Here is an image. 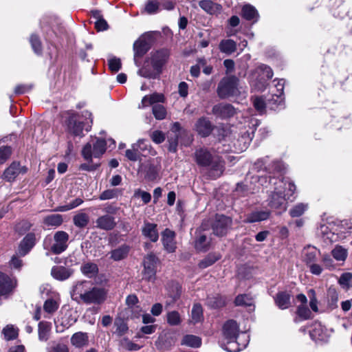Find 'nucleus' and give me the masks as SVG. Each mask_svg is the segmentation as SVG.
Returning a JSON list of instances; mask_svg holds the SVG:
<instances>
[{
    "instance_id": "31",
    "label": "nucleus",
    "mask_w": 352,
    "mask_h": 352,
    "mask_svg": "<svg viewBox=\"0 0 352 352\" xmlns=\"http://www.w3.org/2000/svg\"><path fill=\"white\" fill-rule=\"evenodd\" d=\"M291 296L285 292H278L275 298L276 305L281 309H287L291 305Z\"/></svg>"
},
{
    "instance_id": "55",
    "label": "nucleus",
    "mask_w": 352,
    "mask_h": 352,
    "mask_svg": "<svg viewBox=\"0 0 352 352\" xmlns=\"http://www.w3.org/2000/svg\"><path fill=\"white\" fill-rule=\"evenodd\" d=\"M153 113L157 120H163L166 115V111L164 107L160 104L153 106Z\"/></svg>"
},
{
    "instance_id": "22",
    "label": "nucleus",
    "mask_w": 352,
    "mask_h": 352,
    "mask_svg": "<svg viewBox=\"0 0 352 352\" xmlns=\"http://www.w3.org/2000/svg\"><path fill=\"white\" fill-rule=\"evenodd\" d=\"M175 237V232L168 228L165 229L162 234L163 245L164 249L168 252H174L176 250Z\"/></svg>"
},
{
    "instance_id": "64",
    "label": "nucleus",
    "mask_w": 352,
    "mask_h": 352,
    "mask_svg": "<svg viewBox=\"0 0 352 352\" xmlns=\"http://www.w3.org/2000/svg\"><path fill=\"white\" fill-rule=\"evenodd\" d=\"M253 104L254 108L260 113H263L265 109V102L262 97H256L253 99Z\"/></svg>"
},
{
    "instance_id": "44",
    "label": "nucleus",
    "mask_w": 352,
    "mask_h": 352,
    "mask_svg": "<svg viewBox=\"0 0 352 352\" xmlns=\"http://www.w3.org/2000/svg\"><path fill=\"white\" fill-rule=\"evenodd\" d=\"M308 204L304 203H298L294 205L289 211L292 217H298L302 216L308 209Z\"/></svg>"
},
{
    "instance_id": "52",
    "label": "nucleus",
    "mask_w": 352,
    "mask_h": 352,
    "mask_svg": "<svg viewBox=\"0 0 352 352\" xmlns=\"http://www.w3.org/2000/svg\"><path fill=\"white\" fill-rule=\"evenodd\" d=\"M2 333H3L6 340H14L18 336V329L14 328L12 325H7L3 328Z\"/></svg>"
},
{
    "instance_id": "17",
    "label": "nucleus",
    "mask_w": 352,
    "mask_h": 352,
    "mask_svg": "<svg viewBox=\"0 0 352 352\" xmlns=\"http://www.w3.org/2000/svg\"><path fill=\"white\" fill-rule=\"evenodd\" d=\"M214 126L210 120L206 117L199 118L195 124L194 129L201 137H208L210 135Z\"/></svg>"
},
{
    "instance_id": "7",
    "label": "nucleus",
    "mask_w": 352,
    "mask_h": 352,
    "mask_svg": "<svg viewBox=\"0 0 352 352\" xmlns=\"http://www.w3.org/2000/svg\"><path fill=\"white\" fill-rule=\"evenodd\" d=\"M320 255V251L311 245L305 247L302 253L303 262L309 268L310 272L316 276L320 275L323 271L322 267L317 263Z\"/></svg>"
},
{
    "instance_id": "60",
    "label": "nucleus",
    "mask_w": 352,
    "mask_h": 352,
    "mask_svg": "<svg viewBox=\"0 0 352 352\" xmlns=\"http://www.w3.org/2000/svg\"><path fill=\"white\" fill-rule=\"evenodd\" d=\"M206 65V60L204 58H201L197 60V64L192 65L190 67V72L192 76L198 77L200 74L201 67Z\"/></svg>"
},
{
    "instance_id": "15",
    "label": "nucleus",
    "mask_w": 352,
    "mask_h": 352,
    "mask_svg": "<svg viewBox=\"0 0 352 352\" xmlns=\"http://www.w3.org/2000/svg\"><path fill=\"white\" fill-rule=\"evenodd\" d=\"M212 113L218 118L226 119L234 116L236 109L230 104L220 103L213 107Z\"/></svg>"
},
{
    "instance_id": "37",
    "label": "nucleus",
    "mask_w": 352,
    "mask_h": 352,
    "mask_svg": "<svg viewBox=\"0 0 352 352\" xmlns=\"http://www.w3.org/2000/svg\"><path fill=\"white\" fill-rule=\"evenodd\" d=\"M80 271L87 277L93 278L98 274V268L96 264L88 262L81 265Z\"/></svg>"
},
{
    "instance_id": "5",
    "label": "nucleus",
    "mask_w": 352,
    "mask_h": 352,
    "mask_svg": "<svg viewBox=\"0 0 352 352\" xmlns=\"http://www.w3.org/2000/svg\"><path fill=\"white\" fill-rule=\"evenodd\" d=\"M69 116L65 120L67 131L74 136H82L83 129L89 131L91 127V113L88 111L82 113V118L74 112L68 113Z\"/></svg>"
},
{
    "instance_id": "59",
    "label": "nucleus",
    "mask_w": 352,
    "mask_h": 352,
    "mask_svg": "<svg viewBox=\"0 0 352 352\" xmlns=\"http://www.w3.org/2000/svg\"><path fill=\"white\" fill-rule=\"evenodd\" d=\"M253 138V132L249 133L248 131L243 134L237 140L238 142H243V146L240 148L241 151L245 150L249 146Z\"/></svg>"
},
{
    "instance_id": "57",
    "label": "nucleus",
    "mask_w": 352,
    "mask_h": 352,
    "mask_svg": "<svg viewBox=\"0 0 352 352\" xmlns=\"http://www.w3.org/2000/svg\"><path fill=\"white\" fill-rule=\"evenodd\" d=\"M181 317L176 311H172L167 314V322L171 326L179 325L181 323Z\"/></svg>"
},
{
    "instance_id": "46",
    "label": "nucleus",
    "mask_w": 352,
    "mask_h": 352,
    "mask_svg": "<svg viewBox=\"0 0 352 352\" xmlns=\"http://www.w3.org/2000/svg\"><path fill=\"white\" fill-rule=\"evenodd\" d=\"M207 304L212 308H219L224 306L226 301L221 296L215 294L207 298Z\"/></svg>"
},
{
    "instance_id": "53",
    "label": "nucleus",
    "mask_w": 352,
    "mask_h": 352,
    "mask_svg": "<svg viewBox=\"0 0 352 352\" xmlns=\"http://www.w3.org/2000/svg\"><path fill=\"white\" fill-rule=\"evenodd\" d=\"M58 307L59 304L56 300L52 298H49L45 300L43 309L46 313L52 314L58 309Z\"/></svg>"
},
{
    "instance_id": "39",
    "label": "nucleus",
    "mask_w": 352,
    "mask_h": 352,
    "mask_svg": "<svg viewBox=\"0 0 352 352\" xmlns=\"http://www.w3.org/2000/svg\"><path fill=\"white\" fill-rule=\"evenodd\" d=\"M63 221V217L59 214L47 215L43 219V223L47 226L58 227L62 224Z\"/></svg>"
},
{
    "instance_id": "3",
    "label": "nucleus",
    "mask_w": 352,
    "mask_h": 352,
    "mask_svg": "<svg viewBox=\"0 0 352 352\" xmlns=\"http://www.w3.org/2000/svg\"><path fill=\"white\" fill-rule=\"evenodd\" d=\"M223 340L221 346L229 352H238L245 349L249 342V336L245 333H241L239 339L241 342L237 341L239 335V327L234 320H229L226 322L222 328Z\"/></svg>"
},
{
    "instance_id": "4",
    "label": "nucleus",
    "mask_w": 352,
    "mask_h": 352,
    "mask_svg": "<svg viewBox=\"0 0 352 352\" xmlns=\"http://www.w3.org/2000/svg\"><path fill=\"white\" fill-rule=\"evenodd\" d=\"M195 158L199 166L207 168L210 177L216 179L222 175L224 170L223 161L218 156H212L208 149H197L195 153Z\"/></svg>"
},
{
    "instance_id": "62",
    "label": "nucleus",
    "mask_w": 352,
    "mask_h": 352,
    "mask_svg": "<svg viewBox=\"0 0 352 352\" xmlns=\"http://www.w3.org/2000/svg\"><path fill=\"white\" fill-rule=\"evenodd\" d=\"M12 149L10 146H2L0 147V164H3L10 157Z\"/></svg>"
},
{
    "instance_id": "27",
    "label": "nucleus",
    "mask_w": 352,
    "mask_h": 352,
    "mask_svg": "<svg viewBox=\"0 0 352 352\" xmlns=\"http://www.w3.org/2000/svg\"><path fill=\"white\" fill-rule=\"evenodd\" d=\"M96 227L100 229L111 230L115 228L116 223L113 217L105 214L98 217L96 221Z\"/></svg>"
},
{
    "instance_id": "21",
    "label": "nucleus",
    "mask_w": 352,
    "mask_h": 352,
    "mask_svg": "<svg viewBox=\"0 0 352 352\" xmlns=\"http://www.w3.org/2000/svg\"><path fill=\"white\" fill-rule=\"evenodd\" d=\"M270 210H255L248 214L243 221L247 223H252L265 221L270 218Z\"/></svg>"
},
{
    "instance_id": "8",
    "label": "nucleus",
    "mask_w": 352,
    "mask_h": 352,
    "mask_svg": "<svg viewBox=\"0 0 352 352\" xmlns=\"http://www.w3.org/2000/svg\"><path fill=\"white\" fill-rule=\"evenodd\" d=\"M274 75L272 69L264 64L259 65L252 73V85L258 91H263L266 88L267 80Z\"/></svg>"
},
{
    "instance_id": "13",
    "label": "nucleus",
    "mask_w": 352,
    "mask_h": 352,
    "mask_svg": "<svg viewBox=\"0 0 352 352\" xmlns=\"http://www.w3.org/2000/svg\"><path fill=\"white\" fill-rule=\"evenodd\" d=\"M16 287V280L8 275L0 272V296L8 298L12 295Z\"/></svg>"
},
{
    "instance_id": "16",
    "label": "nucleus",
    "mask_w": 352,
    "mask_h": 352,
    "mask_svg": "<svg viewBox=\"0 0 352 352\" xmlns=\"http://www.w3.org/2000/svg\"><path fill=\"white\" fill-rule=\"evenodd\" d=\"M27 172V168L21 166L17 162H13L3 172V177L8 182H13L19 174Z\"/></svg>"
},
{
    "instance_id": "25",
    "label": "nucleus",
    "mask_w": 352,
    "mask_h": 352,
    "mask_svg": "<svg viewBox=\"0 0 352 352\" xmlns=\"http://www.w3.org/2000/svg\"><path fill=\"white\" fill-rule=\"evenodd\" d=\"M74 273L71 268L63 266H54L52 268L51 274L56 280L63 281L68 279Z\"/></svg>"
},
{
    "instance_id": "6",
    "label": "nucleus",
    "mask_w": 352,
    "mask_h": 352,
    "mask_svg": "<svg viewBox=\"0 0 352 352\" xmlns=\"http://www.w3.org/2000/svg\"><path fill=\"white\" fill-rule=\"evenodd\" d=\"M68 240L69 234L66 232L58 231L53 238L47 236L44 239L43 247L55 254H60L67 248Z\"/></svg>"
},
{
    "instance_id": "26",
    "label": "nucleus",
    "mask_w": 352,
    "mask_h": 352,
    "mask_svg": "<svg viewBox=\"0 0 352 352\" xmlns=\"http://www.w3.org/2000/svg\"><path fill=\"white\" fill-rule=\"evenodd\" d=\"M142 232L144 237L150 239L152 242H156L158 240L159 234L155 223L144 222Z\"/></svg>"
},
{
    "instance_id": "32",
    "label": "nucleus",
    "mask_w": 352,
    "mask_h": 352,
    "mask_svg": "<svg viewBox=\"0 0 352 352\" xmlns=\"http://www.w3.org/2000/svg\"><path fill=\"white\" fill-rule=\"evenodd\" d=\"M241 14L245 19L248 21H253L254 22L257 21L259 17L256 9L250 4L243 6Z\"/></svg>"
},
{
    "instance_id": "23",
    "label": "nucleus",
    "mask_w": 352,
    "mask_h": 352,
    "mask_svg": "<svg viewBox=\"0 0 352 352\" xmlns=\"http://www.w3.org/2000/svg\"><path fill=\"white\" fill-rule=\"evenodd\" d=\"M210 245V239L201 230H197L194 244L196 250L197 252H206L209 249Z\"/></svg>"
},
{
    "instance_id": "36",
    "label": "nucleus",
    "mask_w": 352,
    "mask_h": 352,
    "mask_svg": "<svg viewBox=\"0 0 352 352\" xmlns=\"http://www.w3.org/2000/svg\"><path fill=\"white\" fill-rule=\"evenodd\" d=\"M181 344L192 348H199L201 345V339L197 336L186 335L183 337Z\"/></svg>"
},
{
    "instance_id": "29",
    "label": "nucleus",
    "mask_w": 352,
    "mask_h": 352,
    "mask_svg": "<svg viewBox=\"0 0 352 352\" xmlns=\"http://www.w3.org/2000/svg\"><path fill=\"white\" fill-rule=\"evenodd\" d=\"M161 72V71L155 69L152 65H150L148 63L145 62L143 67L138 70V74L146 78L155 79L160 76Z\"/></svg>"
},
{
    "instance_id": "28",
    "label": "nucleus",
    "mask_w": 352,
    "mask_h": 352,
    "mask_svg": "<svg viewBox=\"0 0 352 352\" xmlns=\"http://www.w3.org/2000/svg\"><path fill=\"white\" fill-rule=\"evenodd\" d=\"M148 50V43L145 40L138 39L133 44L134 61L139 66L138 58H142Z\"/></svg>"
},
{
    "instance_id": "34",
    "label": "nucleus",
    "mask_w": 352,
    "mask_h": 352,
    "mask_svg": "<svg viewBox=\"0 0 352 352\" xmlns=\"http://www.w3.org/2000/svg\"><path fill=\"white\" fill-rule=\"evenodd\" d=\"M129 252V247L126 245H122L118 248L111 251V258L115 261H121L126 257Z\"/></svg>"
},
{
    "instance_id": "33",
    "label": "nucleus",
    "mask_w": 352,
    "mask_h": 352,
    "mask_svg": "<svg viewBox=\"0 0 352 352\" xmlns=\"http://www.w3.org/2000/svg\"><path fill=\"white\" fill-rule=\"evenodd\" d=\"M236 43L232 39H223L219 44V50L228 55L232 54L236 50Z\"/></svg>"
},
{
    "instance_id": "58",
    "label": "nucleus",
    "mask_w": 352,
    "mask_h": 352,
    "mask_svg": "<svg viewBox=\"0 0 352 352\" xmlns=\"http://www.w3.org/2000/svg\"><path fill=\"white\" fill-rule=\"evenodd\" d=\"M328 303L331 308H336L338 301V293L335 289H329L328 291Z\"/></svg>"
},
{
    "instance_id": "10",
    "label": "nucleus",
    "mask_w": 352,
    "mask_h": 352,
    "mask_svg": "<svg viewBox=\"0 0 352 352\" xmlns=\"http://www.w3.org/2000/svg\"><path fill=\"white\" fill-rule=\"evenodd\" d=\"M106 142L104 139H96V142L91 144L87 143L82 150V155L89 162H92V157H99L106 151Z\"/></svg>"
},
{
    "instance_id": "1",
    "label": "nucleus",
    "mask_w": 352,
    "mask_h": 352,
    "mask_svg": "<svg viewBox=\"0 0 352 352\" xmlns=\"http://www.w3.org/2000/svg\"><path fill=\"white\" fill-rule=\"evenodd\" d=\"M270 159L265 157L258 160L254 164L256 168H263L269 174L266 175H255L251 178V183L258 186L250 188L251 192L259 188V186L267 187V183L273 186V189L267 192L266 202L271 209L282 214L287 208V201H293L291 198L295 193L296 185L289 178L280 177L285 169L284 164L280 161L269 163Z\"/></svg>"
},
{
    "instance_id": "42",
    "label": "nucleus",
    "mask_w": 352,
    "mask_h": 352,
    "mask_svg": "<svg viewBox=\"0 0 352 352\" xmlns=\"http://www.w3.org/2000/svg\"><path fill=\"white\" fill-rule=\"evenodd\" d=\"M234 304L236 306L254 307L253 299L247 294L238 295L234 300Z\"/></svg>"
},
{
    "instance_id": "47",
    "label": "nucleus",
    "mask_w": 352,
    "mask_h": 352,
    "mask_svg": "<svg viewBox=\"0 0 352 352\" xmlns=\"http://www.w3.org/2000/svg\"><path fill=\"white\" fill-rule=\"evenodd\" d=\"M93 16L96 19L95 22V28L98 31H104L108 29V24L107 21L102 18L99 11H92Z\"/></svg>"
},
{
    "instance_id": "24",
    "label": "nucleus",
    "mask_w": 352,
    "mask_h": 352,
    "mask_svg": "<svg viewBox=\"0 0 352 352\" xmlns=\"http://www.w3.org/2000/svg\"><path fill=\"white\" fill-rule=\"evenodd\" d=\"M70 342L75 348H85L89 345V342L88 333L82 331L76 332L71 336Z\"/></svg>"
},
{
    "instance_id": "14",
    "label": "nucleus",
    "mask_w": 352,
    "mask_h": 352,
    "mask_svg": "<svg viewBox=\"0 0 352 352\" xmlns=\"http://www.w3.org/2000/svg\"><path fill=\"white\" fill-rule=\"evenodd\" d=\"M170 56L169 51L166 49H162L151 53V64L157 71H161L163 66L166 63Z\"/></svg>"
},
{
    "instance_id": "54",
    "label": "nucleus",
    "mask_w": 352,
    "mask_h": 352,
    "mask_svg": "<svg viewBox=\"0 0 352 352\" xmlns=\"http://www.w3.org/2000/svg\"><path fill=\"white\" fill-rule=\"evenodd\" d=\"M143 142V140H140L137 144L132 145V149H127L126 151V157L131 161H137L138 158V146Z\"/></svg>"
},
{
    "instance_id": "9",
    "label": "nucleus",
    "mask_w": 352,
    "mask_h": 352,
    "mask_svg": "<svg viewBox=\"0 0 352 352\" xmlns=\"http://www.w3.org/2000/svg\"><path fill=\"white\" fill-rule=\"evenodd\" d=\"M239 79L235 76L223 78L217 87V94L221 98H226L239 94Z\"/></svg>"
},
{
    "instance_id": "2",
    "label": "nucleus",
    "mask_w": 352,
    "mask_h": 352,
    "mask_svg": "<svg viewBox=\"0 0 352 352\" xmlns=\"http://www.w3.org/2000/svg\"><path fill=\"white\" fill-rule=\"evenodd\" d=\"M107 296V290L101 287L94 286L91 282L82 280L76 283L72 289L73 300L87 305H101Z\"/></svg>"
},
{
    "instance_id": "30",
    "label": "nucleus",
    "mask_w": 352,
    "mask_h": 352,
    "mask_svg": "<svg viewBox=\"0 0 352 352\" xmlns=\"http://www.w3.org/2000/svg\"><path fill=\"white\" fill-rule=\"evenodd\" d=\"M274 82L275 83L274 87L276 88V91H272V100L274 101L275 103H277L278 105H280L283 102V89L285 86V80H274Z\"/></svg>"
},
{
    "instance_id": "41",
    "label": "nucleus",
    "mask_w": 352,
    "mask_h": 352,
    "mask_svg": "<svg viewBox=\"0 0 352 352\" xmlns=\"http://www.w3.org/2000/svg\"><path fill=\"white\" fill-rule=\"evenodd\" d=\"M164 100V96L159 94H154L151 96H145L142 100V107L161 102Z\"/></svg>"
},
{
    "instance_id": "48",
    "label": "nucleus",
    "mask_w": 352,
    "mask_h": 352,
    "mask_svg": "<svg viewBox=\"0 0 352 352\" xmlns=\"http://www.w3.org/2000/svg\"><path fill=\"white\" fill-rule=\"evenodd\" d=\"M138 302V298L136 295L131 294L129 295L126 298V304L131 309L133 312H137L135 316L138 317L141 309L139 306L137 305Z\"/></svg>"
},
{
    "instance_id": "38",
    "label": "nucleus",
    "mask_w": 352,
    "mask_h": 352,
    "mask_svg": "<svg viewBox=\"0 0 352 352\" xmlns=\"http://www.w3.org/2000/svg\"><path fill=\"white\" fill-rule=\"evenodd\" d=\"M221 258L219 253H210L199 263V267L201 269L207 268L213 265L216 261Z\"/></svg>"
},
{
    "instance_id": "50",
    "label": "nucleus",
    "mask_w": 352,
    "mask_h": 352,
    "mask_svg": "<svg viewBox=\"0 0 352 352\" xmlns=\"http://www.w3.org/2000/svg\"><path fill=\"white\" fill-rule=\"evenodd\" d=\"M74 223L76 227L85 228L89 223V218L87 214L80 212L74 217Z\"/></svg>"
},
{
    "instance_id": "45",
    "label": "nucleus",
    "mask_w": 352,
    "mask_h": 352,
    "mask_svg": "<svg viewBox=\"0 0 352 352\" xmlns=\"http://www.w3.org/2000/svg\"><path fill=\"white\" fill-rule=\"evenodd\" d=\"M333 257L338 261H344L347 257V250L341 245H336L331 251Z\"/></svg>"
},
{
    "instance_id": "49",
    "label": "nucleus",
    "mask_w": 352,
    "mask_h": 352,
    "mask_svg": "<svg viewBox=\"0 0 352 352\" xmlns=\"http://www.w3.org/2000/svg\"><path fill=\"white\" fill-rule=\"evenodd\" d=\"M47 352H69L68 346L62 342H52L47 348Z\"/></svg>"
},
{
    "instance_id": "35",
    "label": "nucleus",
    "mask_w": 352,
    "mask_h": 352,
    "mask_svg": "<svg viewBox=\"0 0 352 352\" xmlns=\"http://www.w3.org/2000/svg\"><path fill=\"white\" fill-rule=\"evenodd\" d=\"M51 323L42 321L40 322L38 327V339L40 341L45 342L49 339L51 330Z\"/></svg>"
},
{
    "instance_id": "19",
    "label": "nucleus",
    "mask_w": 352,
    "mask_h": 352,
    "mask_svg": "<svg viewBox=\"0 0 352 352\" xmlns=\"http://www.w3.org/2000/svg\"><path fill=\"white\" fill-rule=\"evenodd\" d=\"M199 6L208 14L218 15L222 12V6L213 0H200Z\"/></svg>"
},
{
    "instance_id": "20",
    "label": "nucleus",
    "mask_w": 352,
    "mask_h": 352,
    "mask_svg": "<svg viewBox=\"0 0 352 352\" xmlns=\"http://www.w3.org/2000/svg\"><path fill=\"white\" fill-rule=\"evenodd\" d=\"M36 244V236L33 232L28 233L21 241L19 246V254L26 255Z\"/></svg>"
},
{
    "instance_id": "61",
    "label": "nucleus",
    "mask_w": 352,
    "mask_h": 352,
    "mask_svg": "<svg viewBox=\"0 0 352 352\" xmlns=\"http://www.w3.org/2000/svg\"><path fill=\"white\" fill-rule=\"evenodd\" d=\"M30 41L34 52L40 54L42 52L41 43L36 35L32 34L30 36Z\"/></svg>"
},
{
    "instance_id": "18",
    "label": "nucleus",
    "mask_w": 352,
    "mask_h": 352,
    "mask_svg": "<svg viewBox=\"0 0 352 352\" xmlns=\"http://www.w3.org/2000/svg\"><path fill=\"white\" fill-rule=\"evenodd\" d=\"M311 338L317 341H326L328 338L327 329L319 322H314L308 330Z\"/></svg>"
},
{
    "instance_id": "12",
    "label": "nucleus",
    "mask_w": 352,
    "mask_h": 352,
    "mask_svg": "<svg viewBox=\"0 0 352 352\" xmlns=\"http://www.w3.org/2000/svg\"><path fill=\"white\" fill-rule=\"evenodd\" d=\"M232 223L231 218L223 214H216L212 223L214 234L220 236L226 234L232 226Z\"/></svg>"
},
{
    "instance_id": "56",
    "label": "nucleus",
    "mask_w": 352,
    "mask_h": 352,
    "mask_svg": "<svg viewBox=\"0 0 352 352\" xmlns=\"http://www.w3.org/2000/svg\"><path fill=\"white\" fill-rule=\"evenodd\" d=\"M203 317L202 307L200 304H195L192 309V320L194 323L201 321Z\"/></svg>"
},
{
    "instance_id": "51",
    "label": "nucleus",
    "mask_w": 352,
    "mask_h": 352,
    "mask_svg": "<svg viewBox=\"0 0 352 352\" xmlns=\"http://www.w3.org/2000/svg\"><path fill=\"white\" fill-rule=\"evenodd\" d=\"M32 226V224L30 221L22 220L15 225L14 230L19 234L23 235L30 230Z\"/></svg>"
},
{
    "instance_id": "63",
    "label": "nucleus",
    "mask_w": 352,
    "mask_h": 352,
    "mask_svg": "<svg viewBox=\"0 0 352 352\" xmlns=\"http://www.w3.org/2000/svg\"><path fill=\"white\" fill-rule=\"evenodd\" d=\"M118 192V190L117 189H107L100 194L99 199L100 200L111 199L117 197Z\"/></svg>"
},
{
    "instance_id": "43",
    "label": "nucleus",
    "mask_w": 352,
    "mask_h": 352,
    "mask_svg": "<svg viewBox=\"0 0 352 352\" xmlns=\"http://www.w3.org/2000/svg\"><path fill=\"white\" fill-rule=\"evenodd\" d=\"M330 226H331V224L329 223L320 224L319 232L322 235L324 239L332 242L335 240L336 236L334 233L331 230Z\"/></svg>"
},
{
    "instance_id": "40",
    "label": "nucleus",
    "mask_w": 352,
    "mask_h": 352,
    "mask_svg": "<svg viewBox=\"0 0 352 352\" xmlns=\"http://www.w3.org/2000/svg\"><path fill=\"white\" fill-rule=\"evenodd\" d=\"M161 10V3L158 0H148L145 3L144 12L148 14H155Z\"/></svg>"
},
{
    "instance_id": "11",
    "label": "nucleus",
    "mask_w": 352,
    "mask_h": 352,
    "mask_svg": "<svg viewBox=\"0 0 352 352\" xmlns=\"http://www.w3.org/2000/svg\"><path fill=\"white\" fill-rule=\"evenodd\" d=\"M158 262V258L153 253H150L144 257L143 261L144 270L142 271L143 279L152 282L155 280Z\"/></svg>"
}]
</instances>
